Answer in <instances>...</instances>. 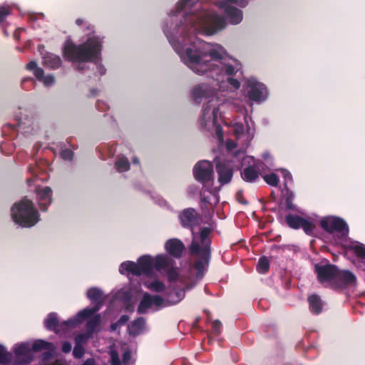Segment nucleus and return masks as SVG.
<instances>
[{"label": "nucleus", "instance_id": "nucleus-1", "mask_svg": "<svg viewBox=\"0 0 365 365\" xmlns=\"http://www.w3.org/2000/svg\"><path fill=\"white\" fill-rule=\"evenodd\" d=\"M247 4V0H179L165 21L163 32L184 64L197 75L213 78L192 91L196 103L207 99L200 118L202 126L210 128L222 117L220 107L229 101L225 93L240 88L242 71L240 61L230 57L223 46H210L196 34L213 36L227 23L240 24L244 14L238 7Z\"/></svg>", "mask_w": 365, "mask_h": 365}, {"label": "nucleus", "instance_id": "nucleus-2", "mask_svg": "<svg viewBox=\"0 0 365 365\" xmlns=\"http://www.w3.org/2000/svg\"><path fill=\"white\" fill-rule=\"evenodd\" d=\"M153 268L165 274L170 282V290L166 292L165 297L143 293L137 309L138 313L140 314L158 311L180 302L185 297V291L195 284L189 272L175 267L174 261L165 254H158L155 257L143 255L138 258L137 262H124L120 265L119 272L128 276L145 274L149 277Z\"/></svg>", "mask_w": 365, "mask_h": 365}, {"label": "nucleus", "instance_id": "nucleus-3", "mask_svg": "<svg viewBox=\"0 0 365 365\" xmlns=\"http://www.w3.org/2000/svg\"><path fill=\"white\" fill-rule=\"evenodd\" d=\"M228 99L227 103L220 107L219 112L222 113V117L217 120L216 125L210 128L202 126L200 123L202 113L199 116L198 123L205 130L215 131L219 141L222 142L220 123L224 122L225 125L230 129L234 137V140L230 139L226 141L227 150L234 155L239 165H248L242 173V178L245 181L253 182L259 176L256 160L252 156H244V153L255 136V125L251 119H248L245 103L243 100L229 97Z\"/></svg>", "mask_w": 365, "mask_h": 365}, {"label": "nucleus", "instance_id": "nucleus-4", "mask_svg": "<svg viewBox=\"0 0 365 365\" xmlns=\"http://www.w3.org/2000/svg\"><path fill=\"white\" fill-rule=\"evenodd\" d=\"M76 24L86 34L82 36L78 45L67 39L63 45V54L65 58L80 65L82 63L95 61L100 57L104 36L94 30L93 25L83 19H77ZM81 69L80 66H78Z\"/></svg>", "mask_w": 365, "mask_h": 365}, {"label": "nucleus", "instance_id": "nucleus-5", "mask_svg": "<svg viewBox=\"0 0 365 365\" xmlns=\"http://www.w3.org/2000/svg\"><path fill=\"white\" fill-rule=\"evenodd\" d=\"M180 219L183 226L191 227L192 242L190 250L192 255L197 258L194 267L197 271V278L200 279L208 265L210 256V230L204 227L200 229L199 232H195L193 225L196 220V212L194 209L185 210L181 212Z\"/></svg>", "mask_w": 365, "mask_h": 365}, {"label": "nucleus", "instance_id": "nucleus-6", "mask_svg": "<svg viewBox=\"0 0 365 365\" xmlns=\"http://www.w3.org/2000/svg\"><path fill=\"white\" fill-rule=\"evenodd\" d=\"M321 227L333 235V243L349 249L357 257V265L365 272V246L358 242H349V229L346 222L336 216L323 217L319 220Z\"/></svg>", "mask_w": 365, "mask_h": 365}, {"label": "nucleus", "instance_id": "nucleus-7", "mask_svg": "<svg viewBox=\"0 0 365 365\" xmlns=\"http://www.w3.org/2000/svg\"><path fill=\"white\" fill-rule=\"evenodd\" d=\"M193 175L196 180L203 184L201 200L210 207L216 205L219 202L217 192H212L207 188V185L213 180V165L208 160H201L193 168Z\"/></svg>", "mask_w": 365, "mask_h": 365}, {"label": "nucleus", "instance_id": "nucleus-8", "mask_svg": "<svg viewBox=\"0 0 365 365\" xmlns=\"http://www.w3.org/2000/svg\"><path fill=\"white\" fill-rule=\"evenodd\" d=\"M11 215L14 222L22 227H31L40 220L38 211L34 202L27 197L13 205Z\"/></svg>", "mask_w": 365, "mask_h": 365}, {"label": "nucleus", "instance_id": "nucleus-9", "mask_svg": "<svg viewBox=\"0 0 365 365\" xmlns=\"http://www.w3.org/2000/svg\"><path fill=\"white\" fill-rule=\"evenodd\" d=\"M98 309H84L78 312L76 315L63 323L58 324L57 316L55 313H51L45 319V326L48 329L53 330L57 334H67L69 331L81 324L84 320L91 316Z\"/></svg>", "mask_w": 365, "mask_h": 365}, {"label": "nucleus", "instance_id": "nucleus-10", "mask_svg": "<svg viewBox=\"0 0 365 365\" xmlns=\"http://www.w3.org/2000/svg\"><path fill=\"white\" fill-rule=\"evenodd\" d=\"M100 323V315L97 314L93 316L87 322L86 333L81 334L76 337V346L73 351V354L76 358L80 359L83 356L84 348L82 346V344L86 341L89 338L92 337L93 334L98 331Z\"/></svg>", "mask_w": 365, "mask_h": 365}, {"label": "nucleus", "instance_id": "nucleus-11", "mask_svg": "<svg viewBox=\"0 0 365 365\" xmlns=\"http://www.w3.org/2000/svg\"><path fill=\"white\" fill-rule=\"evenodd\" d=\"M242 90L250 101L257 103L267 100L269 95L265 85L253 77L246 80L242 86Z\"/></svg>", "mask_w": 365, "mask_h": 365}, {"label": "nucleus", "instance_id": "nucleus-12", "mask_svg": "<svg viewBox=\"0 0 365 365\" xmlns=\"http://www.w3.org/2000/svg\"><path fill=\"white\" fill-rule=\"evenodd\" d=\"M315 271L321 283L333 285L337 284L339 270L335 266L329 264H315Z\"/></svg>", "mask_w": 365, "mask_h": 365}, {"label": "nucleus", "instance_id": "nucleus-13", "mask_svg": "<svg viewBox=\"0 0 365 365\" xmlns=\"http://www.w3.org/2000/svg\"><path fill=\"white\" fill-rule=\"evenodd\" d=\"M286 222L292 229L302 227L307 235H312L314 231V225L310 220L303 218L297 215H287Z\"/></svg>", "mask_w": 365, "mask_h": 365}, {"label": "nucleus", "instance_id": "nucleus-14", "mask_svg": "<svg viewBox=\"0 0 365 365\" xmlns=\"http://www.w3.org/2000/svg\"><path fill=\"white\" fill-rule=\"evenodd\" d=\"M234 164V165L228 163H219L217 165L218 182L221 185L227 184L231 180L233 175V167H239L238 161H235Z\"/></svg>", "mask_w": 365, "mask_h": 365}, {"label": "nucleus", "instance_id": "nucleus-15", "mask_svg": "<svg viewBox=\"0 0 365 365\" xmlns=\"http://www.w3.org/2000/svg\"><path fill=\"white\" fill-rule=\"evenodd\" d=\"M26 68L33 72L36 78L41 81L45 86H51L55 83V78L52 74L44 75L43 71L38 67L35 61L29 62Z\"/></svg>", "mask_w": 365, "mask_h": 365}, {"label": "nucleus", "instance_id": "nucleus-16", "mask_svg": "<svg viewBox=\"0 0 365 365\" xmlns=\"http://www.w3.org/2000/svg\"><path fill=\"white\" fill-rule=\"evenodd\" d=\"M36 194L39 207L42 210H46L52 202V190L49 187H38Z\"/></svg>", "mask_w": 365, "mask_h": 365}, {"label": "nucleus", "instance_id": "nucleus-17", "mask_svg": "<svg viewBox=\"0 0 365 365\" xmlns=\"http://www.w3.org/2000/svg\"><path fill=\"white\" fill-rule=\"evenodd\" d=\"M165 250L170 257L179 258L185 250V245L180 240L173 238L165 242Z\"/></svg>", "mask_w": 365, "mask_h": 365}, {"label": "nucleus", "instance_id": "nucleus-18", "mask_svg": "<svg viewBox=\"0 0 365 365\" xmlns=\"http://www.w3.org/2000/svg\"><path fill=\"white\" fill-rule=\"evenodd\" d=\"M168 287H166L165 284L160 281L159 279H145L143 281V284L145 287L150 289L152 292H156V293H161L162 294L160 296L165 297L167 292H169L170 290V282Z\"/></svg>", "mask_w": 365, "mask_h": 365}, {"label": "nucleus", "instance_id": "nucleus-19", "mask_svg": "<svg viewBox=\"0 0 365 365\" xmlns=\"http://www.w3.org/2000/svg\"><path fill=\"white\" fill-rule=\"evenodd\" d=\"M86 295L87 297L92 302V303L94 304V306L93 307H86V309L93 310L98 308V309L91 316L92 317L96 312H97L101 308L103 299V294L101 289L93 287L87 291Z\"/></svg>", "mask_w": 365, "mask_h": 365}, {"label": "nucleus", "instance_id": "nucleus-20", "mask_svg": "<svg viewBox=\"0 0 365 365\" xmlns=\"http://www.w3.org/2000/svg\"><path fill=\"white\" fill-rule=\"evenodd\" d=\"M42 55L43 63L46 66L56 69L61 65V60L58 56L48 52Z\"/></svg>", "mask_w": 365, "mask_h": 365}, {"label": "nucleus", "instance_id": "nucleus-21", "mask_svg": "<svg viewBox=\"0 0 365 365\" xmlns=\"http://www.w3.org/2000/svg\"><path fill=\"white\" fill-rule=\"evenodd\" d=\"M356 277L349 271H339L337 277V284L335 286H340L341 284L345 285L355 284Z\"/></svg>", "mask_w": 365, "mask_h": 365}, {"label": "nucleus", "instance_id": "nucleus-22", "mask_svg": "<svg viewBox=\"0 0 365 365\" xmlns=\"http://www.w3.org/2000/svg\"><path fill=\"white\" fill-rule=\"evenodd\" d=\"M309 310L312 313L318 314L323 309L324 303L319 296L312 294L308 298Z\"/></svg>", "mask_w": 365, "mask_h": 365}, {"label": "nucleus", "instance_id": "nucleus-23", "mask_svg": "<svg viewBox=\"0 0 365 365\" xmlns=\"http://www.w3.org/2000/svg\"><path fill=\"white\" fill-rule=\"evenodd\" d=\"M145 329V322L143 318H138L128 326V332L130 335L137 336L142 334Z\"/></svg>", "mask_w": 365, "mask_h": 365}, {"label": "nucleus", "instance_id": "nucleus-24", "mask_svg": "<svg viewBox=\"0 0 365 365\" xmlns=\"http://www.w3.org/2000/svg\"><path fill=\"white\" fill-rule=\"evenodd\" d=\"M131 356H132V354L130 351H125L123 354V364H122L119 359L118 353L114 350H111V351H110L111 365H126L130 360Z\"/></svg>", "mask_w": 365, "mask_h": 365}, {"label": "nucleus", "instance_id": "nucleus-25", "mask_svg": "<svg viewBox=\"0 0 365 365\" xmlns=\"http://www.w3.org/2000/svg\"><path fill=\"white\" fill-rule=\"evenodd\" d=\"M115 168L120 173L128 170L130 164L127 158L123 155H119L115 161Z\"/></svg>", "mask_w": 365, "mask_h": 365}, {"label": "nucleus", "instance_id": "nucleus-26", "mask_svg": "<svg viewBox=\"0 0 365 365\" xmlns=\"http://www.w3.org/2000/svg\"><path fill=\"white\" fill-rule=\"evenodd\" d=\"M261 175L264 180L271 186H277L279 183V178L274 173H266L262 172Z\"/></svg>", "mask_w": 365, "mask_h": 365}, {"label": "nucleus", "instance_id": "nucleus-27", "mask_svg": "<svg viewBox=\"0 0 365 365\" xmlns=\"http://www.w3.org/2000/svg\"><path fill=\"white\" fill-rule=\"evenodd\" d=\"M269 267L268 259L266 257L260 258L257 265V272L261 274H265L269 270Z\"/></svg>", "mask_w": 365, "mask_h": 365}, {"label": "nucleus", "instance_id": "nucleus-28", "mask_svg": "<svg viewBox=\"0 0 365 365\" xmlns=\"http://www.w3.org/2000/svg\"><path fill=\"white\" fill-rule=\"evenodd\" d=\"M116 297L125 302H129L131 299V292L128 289H123L117 292Z\"/></svg>", "mask_w": 365, "mask_h": 365}, {"label": "nucleus", "instance_id": "nucleus-29", "mask_svg": "<svg viewBox=\"0 0 365 365\" xmlns=\"http://www.w3.org/2000/svg\"><path fill=\"white\" fill-rule=\"evenodd\" d=\"M278 171H279L281 173V174L282 175V176L284 178V188L287 190V192L288 193L287 185H288V183L291 182L292 180V175L290 174V173L289 171H287V170H284V169H279V170H278Z\"/></svg>", "mask_w": 365, "mask_h": 365}, {"label": "nucleus", "instance_id": "nucleus-30", "mask_svg": "<svg viewBox=\"0 0 365 365\" xmlns=\"http://www.w3.org/2000/svg\"><path fill=\"white\" fill-rule=\"evenodd\" d=\"M11 13V8L9 6H3L0 7V24Z\"/></svg>", "mask_w": 365, "mask_h": 365}, {"label": "nucleus", "instance_id": "nucleus-31", "mask_svg": "<svg viewBox=\"0 0 365 365\" xmlns=\"http://www.w3.org/2000/svg\"><path fill=\"white\" fill-rule=\"evenodd\" d=\"M128 321V317L126 315H123L117 323L113 324L111 325L112 330H116L119 327L125 324Z\"/></svg>", "mask_w": 365, "mask_h": 365}, {"label": "nucleus", "instance_id": "nucleus-32", "mask_svg": "<svg viewBox=\"0 0 365 365\" xmlns=\"http://www.w3.org/2000/svg\"><path fill=\"white\" fill-rule=\"evenodd\" d=\"M61 155L66 160H71L73 158V152L69 149H64L61 152Z\"/></svg>", "mask_w": 365, "mask_h": 365}, {"label": "nucleus", "instance_id": "nucleus-33", "mask_svg": "<svg viewBox=\"0 0 365 365\" xmlns=\"http://www.w3.org/2000/svg\"><path fill=\"white\" fill-rule=\"evenodd\" d=\"M221 324L219 321H214L212 323V331L215 334H218L220 331Z\"/></svg>", "mask_w": 365, "mask_h": 365}, {"label": "nucleus", "instance_id": "nucleus-34", "mask_svg": "<svg viewBox=\"0 0 365 365\" xmlns=\"http://www.w3.org/2000/svg\"><path fill=\"white\" fill-rule=\"evenodd\" d=\"M72 345L70 342H64L62 346V350L65 353H68L71 351Z\"/></svg>", "mask_w": 365, "mask_h": 365}, {"label": "nucleus", "instance_id": "nucleus-35", "mask_svg": "<svg viewBox=\"0 0 365 365\" xmlns=\"http://www.w3.org/2000/svg\"><path fill=\"white\" fill-rule=\"evenodd\" d=\"M82 365H96V364L93 359H88Z\"/></svg>", "mask_w": 365, "mask_h": 365}, {"label": "nucleus", "instance_id": "nucleus-36", "mask_svg": "<svg viewBox=\"0 0 365 365\" xmlns=\"http://www.w3.org/2000/svg\"><path fill=\"white\" fill-rule=\"evenodd\" d=\"M159 205L160 206H166L167 205V202L165 200H164L163 199H160L158 202Z\"/></svg>", "mask_w": 365, "mask_h": 365}, {"label": "nucleus", "instance_id": "nucleus-37", "mask_svg": "<svg viewBox=\"0 0 365 365\" xmlns=\"http://www.w3.org/2000/svg\"><path fill=\"white\" fill-rule=\"evenodd\" d=\"M133 163L134 164H138V163H139V160H138V159L136 157H134V158H133Z\"/></svg>", "mask_w": 365, "mask_h": 365}, {"label": "nucleus", "instance_id": "nucleus-38", "mask_svg": "<svg viewBox=\"0 0 365 365\" xmlns=\"http://www.w3.org/2000/svg\"><path fill=\"white\" fill-rule=\"evenodd\" d=\"M287 207L289 209H292V205L289 202V200H287Z\"/></svg>", "mask_w": 365, "mask_h": 365}, {"label": "nucleus", "instance_id": "nucleus-39", "mask_svg": "<svg viewBox=\"0 0 365 365\" xmlns=\"http://www.w3.org/2000/svg\"><path fill=\"white\" fill-rule=\"evenodd\" d=\"M99 72L101 75H103L105 73V69L103 68H101Z\"/></svg>", "mask_w": 365, "mask_h": 365}, {"label": "nucleus", "instance_id": "nucleus-40", "mask_svg": "<svg viewBox=\"0 0 365 365\" xmlns=\"http://www.w3.org/2000/svg\"><path fill=\"white\" fill-rule=\"evenodd\" d=\"M269 156V155L268 153H264V154L263 155V158H264V160H267V159H268Z\"/></svg>", "mask_w": 365, "mask_h": 365}, {"label": "nucleus", "instance_id": "nucleus-41", "mask_svg": "<svg viewBox=\"0 0 365 365\" xmlns=\"http://www.w3.org/2000/svg\"><path fill=\"white\" fill-rule=\"evenodd\" d=\"M29 172H31V173H34V171L31 170V168H29Z\"/></svg>", "mask_w": 365, "mask_h": 365}, {"label": "nucleus", "instance_id": "nucleus-42", "mask_svg": "<svg viewBox=\"0 0 365 365\" xmlns=\"http://www.w3.org/2000/svg\"><path fill=\"white\" fill-rule=\"evenodd\" d=\"M28 183L29 184L31 182V180H28Z\"/></svg>", "mask_w": 365, "mask_h": 365}]
</instances>
